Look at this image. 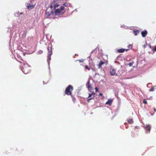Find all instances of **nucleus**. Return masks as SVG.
I'll list each match as a JSON object with an SVG mask.
<instances>
[{"label": "nucleus", "mask_w": 156, "mask_h": 156, "mask_svg": "<svg viewBox=\"0 0 156 156\" xmlns=\"http://www.w3.org/2000/svg\"><path fill=\"white\" fill-rule=\"evenodd\" d=\"M22 71L25 74L28 73L30 72V66L27 64H24L21 69Z\"/></svg>", "instance_id": "nucleus-1"}, {"label": "nucleus", "mask_w": 156, "mask_h": 156, "mask_svg": "<svg viewBox=\"0 0 156 156\" xmlns=\"http://www.w3.org/2000/svg\"><path fill=\"white\" fill-rule=\"evenodd\" d=\"M73 86L70 85H69L66 88L65 93V94L68 95H71V91L73 90Z\"/></svg>", "instance_id": "nucleus-2"}, {"label": "nucleus", "mask_w": 156, "mask_h": 156, "mask_svg": "<svg viewBox=\"0 0 156 156\" xmlns=\"http://www.w3.org/2000/svg\"><path fill=\"white\" fill-rule=\"evenodd\" d=\"M52 9L50 8H48L46 10V15L47 16H49L53 12Z\"/></svg>", "instance_id": "nucleus-3"}, {"label": "nucleus", "mask_w": 156, "mask_h": 156, "mask_svg": "<svg viewBox=\"0 0 156 156\" xmlns=\"http://www.w3.org/2000/svg\"><path fill=\"white\" fill-rule=\"evenodd\" d=\"M64 8V7L61 6L60 9H58L56 10L55 12V14L56 15L59 14L61 12V11L63 10Z\"/></svg>", "instance_id": "nucleus-4"}, {"label": "nucleus", "mask_w": 156, "mask_h": 156, "mask_svg": "<svg viewBox=\"0 0 156 156\" xmlns=\"http://www.w3.org/2000/svg\"><path fill=\"white\" fill-rule=\"evenodd\" d=\"M144 128L145 129L147 133H150L151 129V127L150 125L144 126Z\"/></svg>", "instance_id": "nucleus-5"}, {"label": "nucleus", "mask_w": 156, "mask_h": 156, "mask_svg": "<svg viewBox=\"0 0 156 156\" xmlns=\"http://www.w3.org/2000/svg\"><path fill=\"white\" fill-rule=\"evenodd\" d=\"M52 55V49H50V50H49L48 51V59L47 61L48 63H49V61L51 60V55Z\"/></svg>", "instance_id": "nucleus-6"}, {"label": "nucleus", "mask_w": 156, "mask_h": 156, "mask_svg": "<svg viewBox=\"0 0 156 156\" xmlns=\"http://www.w3.org/2000/svg\"><path fill=\"white\" fill-rule=\"evenodd\" d=\"M35 5H33L30 3H27L26 4V6L29 9H32L34 7Z\"/></svg>", "instance_id": "nucleus-7"}, {"label": "nucleus", "mask_w": 156, "mask_h": 156, "mask_svg": "<svg viewBox=\"0 0 156 156\" xmlns=\"http://www.w3.org/2000/svg\"><path fill=\"white\" fill-rule=\"evenodd\" d=\"M59 5L58 4H55L53 2L51 5L50 8L51 9L53 8L54 9H55L57 8Z\"/></svg>", "instance_id": "nucleus-8"}, {"label": "nucleus", "mask_w": 156, "mask_h": 156, "mask_svg": "<svg viewBox=\"0 0 156 156\" xmlns=\"http://www.w3.org/2000/svg\"><path fill=\"white\" fill-rule=\"evenodd\" d=\"M95 94V93L93 92L89 94V96L88 97V99L87 100V101L88 102H90V100L93 99V98H94V96H93L92 97V96L94 95Z\"/></svg>", "instance_id": "nucleus-9"}, {"label": "nucleus", "mask_w": 156, "mask_h": 156, "mask_svg": "<svg viewBox=\"0 0 156 156\" xmlns=\"http://www.w3.org/2000/svg\"><path fill=\"white\" fill-rule=\"evenodd\" d=\"M110 73L112 76H113L115 74V71L113 68H111Z\"/></svg>", "instance_id": "nucleus-10"}, {"label": "nucleus", "mask_w": 156, "mask_h": 156, "mask_svg": "<svg viewBox=\"0 0 156 156\" xmlns=\"http://www.w3.org/2000/svg\"><path fill=\"white\" fill-rule=\"evenodd\" d=\"M87 85L89 90L91 92V90H92V88L91 87V85L89 81H88L87 83Z\"/></svg>", "instance_id": "nucleus-11"}, {"label": "nucleus", "mask_w": 156, "mask_h": 156, "mask_svg": "<svg viewBox=\"0 0 156 156\" xmlns=\"http://www.w3.org/2000/svg\"><path fill=\"white\" fill-rule=\"evenodd\" d=\"M113 101V99H109L108 101L106 102V104L109 105H111L112 104V103Z\"/></svg>", "instance_id": "nucleus-12"}, {"label": "nucleus", "mask_w": 156, "mask_h": 156, "mask_svg": "<svg viewBox=\"0 0 156 156\" xmlns=\"http://www.w3.org/2000/svg\"><path fill=\"white\" fill-rule=\"evenodd\" d=\"M147 30H145L144 31L142 32L141 34L142 36L143 37H144L146 36L147 34Z\"/></svg>", "instance_id": "nucleus-13"}, {"label": "nucleus", "mask_w": 156, "mask_h": 156, "mask_svg": "<svg viewBox=\"0 0 156 156\" xmlns=\"http://www.w3.org/2000/svg\"><path fill=\"white\" fill-rule=\"evenodd\" d=\"M129 49H118L117 51V52L118 53H122L125 50L126 51H127Z\"/></svg>", "instance_id": "nucleus-14"}, {"label": "nucleus", "mask_w": 156, "mask_h": 156, "mask_svg": "<svg viewBox=\"0 0 156 156\" xmlns=\"http://www.w3.org/2000/svg\"><path fill=\"white\" fill-rule=\"evenodd\" d=\"M105 63V62L102 61H101L98 65L99 68H101L102 65H103Z\"/></svg>", "instance_id": "nucleus-15"}, {"label": "nucleus", "mask_w": 156, "mask_h": 156, "mask_svg": "<svg viewBox=\"0 0 156 156\" xmlns=\"http://www.w3.org/2000/svg\"><path fill=\"white\" fill-rule=\"evenodd\" d=\"M128 123L130 124H132L133 123V120L132 119H129L128 120Z\"/></svg>", "instance_id": "nucleus-16"}, {"label": "nucleus", "mask_w": 156, "mask_h": 156, "mask_svg": "<svg viewBox=\"0 0 156 156\" xmlns=\"http://www.w3.org/2000/svg\"><path fill=\"white\" fill-rule=\"evenodd\" d=\"M71 96L72 98L73 99V101L74 102H75L76 101V98L74 97L72 95H71Z\"/></svg>", "instance_id": "nucleus-17"}, {"label": "nucleus", "mask_w": 156, "mask_h": 156, "mask_svg": "<svg viewBox=\"0 0 156 156\" xmlns=\"http://www.w3.org/2000/svg\"><path fill=\"white\" fill-rule=\"evenodd\" d=\"M133 32L134 33L135 35H136L139 32V31L138 30L136 31L134 30L133 31Z\"/></svg>", "instance_id": "nucleus-18"}, {"label": "nucleus", "mask_w": 156, "mask_h": 156, "mask_svg": "<svg viewBox=\"0 0 156 156\" xmlns=\"http://www.w3.org/2000/svg\"><path fill=\"white\" fill-rule=\"evenodd\" d=\"M154 90V86L152 87L150 90V91H153Z\"/></svg>", "instance_id": "nucleus-19"}, {"label": "nucleus", "mask_w": 156, "mask_h": 156, "mask_svg": "<svg viewBox=\"0 0 156 156\" xmlns=\"http://www.w3.org/2000/svg\"><path fill=\"white\" fill-rule=\"evenodd\" d=\"M52 46L51 44H48V49H51Z\"/></svg>", "instance_id": "nucleus-20"}, {"label": "nucleus", "mask_w": 156, "mask_h": 156, "mask_svg": "<svg viewBox=\"0 0 156 156\" xmlns=\"http://www.w3.org/2000/svg\"><path fill=\"white\" fill-rule=\"evenodd\" d=\"M85 68L86 69H87L88 70H90V68H89V67H88V66H85Z\"/></svg>", "instance_id": "nucleus-21"}, {"label": "nucleus", "mask_w": 156, "mask_h": 156, "mask_svg": "<svg viewBox=\"0 0 156 156\" xmlns=\"http://www.w3.org/2000/svg\"><path fill=\"white\" fill-rule=\"evenodd\" d=\"M143 103L144 104H147V101L145 99L144 100Z\"/></svg>", "instance_id": "nucleus-22"}, {"label": "nucleus", "mask_w": 156, "mask_h": 156, "mask_svg": "<svg viewBox=\"0 0 156 156\" xmlns=\"http://www.w3.org/2000/svg\"><path fill=\"white\" fill-rule=\"evenodd\" d=\"M133 62H130V63H129V65L130 66H132V65H133Z\"/></svg>", "instance_id": "nucleus-23"}, {"label": "nucleus", "mask_w": 156, "mask_h": 156, "mask_svg": "<svg viewBox=\"0 0 156 156\" xmlns=\"http://www.w3.org/2000/svg\"><path fill=\"white\" fill-rule=\"evenodd\" d=\"M39 53L40 54H41L43 52V51H42L41 50H40L39 51Z\"/></svg>", "instance_id": "nucleus-24"}, {"label": "nucleus", "mask_w": 156, "mask_h": 156, "mask_svg": "<svg viewBox=\"0 0 156 156\" xmlns=\"http://www.w3.org/2000/svg\"><path fill=\"white\" fill-rule=\"evenodd\" d=\"M132 47V45H129L128 46V48H131Z\"/></svg>", "instance_id": "nucleus-25"}, {"label": "nucleus", "mask_w": 156, "mask_h": 156, "mask_svg": "<svg viewBox=\"0 0 156 156\" xmlns=\"http://www.w3.org/2000/svg\"><path fill=\"white\" fill-rule=\"evenodd\" d=\"M95 90H96V92H97V91H98V88H97V87H96L95 88Z\"/></svg>", "instance_id": "nucleus-26"}, {"label": "nucleus", "mask_w": 156, "mask_h": 156, "mask_svg": "<svg viewBox=\"0 0 156 156\" xmlns=\"http://www.w3.org/2000/svg\"><path fill=\"white\" fill-rule=\"evenodd\" d=\"M154 110L155 112H156V108H154Z\"/></svg>", "instance_id": "nucleus-27"}, {"label": "nucleus", "mask_w": 156, "mask_h": 156, "mask_svg": "<svg viewBox=\"0 0 156 156\" xmlns=\"http://www.w3.org/2000/svg\"><path fill=\"white\" fill-rule=\"evenodd\" d=\"M99 95H100V96H102L103 95V94L102 93H100L99 94Z\"/></svg>", "instance_id": "nucleus-28"}, {"label": "nucleus", "mask_w": 156, "mask_h": 156, "mask_svg": "<svg viewBox=\"0 0 156 156\" xmlns=\"http://www.w3.org/2000/svg\"><path fill=\"white\" fill-rule=\"evenodd\" d=\"M147 44H146L144 46V48H146L147 47Z\"/></svg>", "instance_id": "nucleus-29"}, {"label": "nucleus", "mask_w": 156, "mask_h": 156, "mask_svg": "<svg viewBox=\"0 0 156 156\" xmlns=\"http://www.w3.org/2000/svg\"><path fill=\"white\" fill-rule=\"evenodd\" d=\"M148 46H149V47L150 48H151V45H148Z\"/></svg>", "instance_id": "nucleus-30"}, {"label": "nucleus", "mask_w": 156, "mask_h": 156, "mask_svg": "<svg viewBox=\"0 0 156 156\" xmlns=\"http://www.w3.org/2000/svg\"><path fill=\"white\" fill-rule=\"evenodd\" d=\"M63 5L65 6H66V4L65 3Z\"/></svg>", "instance_id": "nucleus-31"}, {"label": "nucleus", "mask_w": 156, "mask_h": 156, "mask_svg": "<svg viewBox=\"0 0 156 156\" xmlns=\"http://www.w3.org/2000/svg\"><path fill=\"white\" fill-rule=\"evenodd\" d=\"M32 53V52H31V53H27V54H31V53Z\"/></svg>", "instance_id": "nucleus-32"}, {"label": "nucleus", "mask_w": 156, "mask_h": 156, "mask_svg": "<svg viewBox=\"0 0 156 156\" xmlns=\"http://www.w3.org/2000/svg\"><path fill=\"white\" fill-rule=\"evenodd\" d=\"M155 51H156V49H153Z\"/></svg>", "instance_id": "nucleus-33"}, {"label": "nucleus", "mask_w": 156, "mask_h": 156, "mask_svg": "<svg viewBox=\"0 0 156 156\" xmlns=\"http://www.w3.org/2000/svg\"><path fill=\"white\" fill-rule=\"evenodd\" d=\"M154 49H156V46H155V48Z\"/></svg>", "instance_id": "nucleus-34"}]
</instances>
